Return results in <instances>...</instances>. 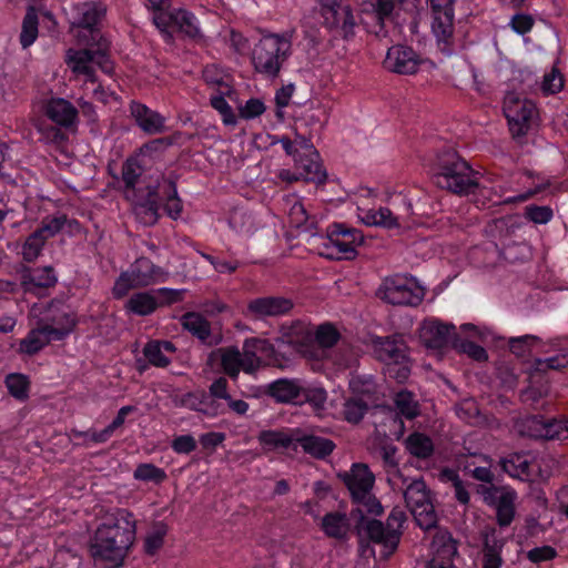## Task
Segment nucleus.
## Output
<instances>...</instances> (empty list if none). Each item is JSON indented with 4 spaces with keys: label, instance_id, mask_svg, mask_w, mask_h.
<instances>
[{
    "label": "nucleus",
    "instance_id": "f257e3e1",
    "mask_svg": "<svg viewBox=\"0 0 568 568\" xmlns=\"http://www.w3.org/2000/svg\"><path fill=\"white\" fill-rule=\"evenodd\" d=\"M75 10L78 19L73 27L79 28L77 44L85 48L73 50V73L83 74L88 81L95 82V65L105 74H111L114 70L108 52L109 43L99 28L106 14V6L92 1L77 6Z\"/></svg>",
    "mask_w": 568,
    "mask_h": 568
},
{
    "label": "nucleus",
    "instance_id": "f03ea898",
    "mask_svg": "<svg viewBox=\"0 0 568 568\" xmlns=\"http://www.w3.org/2000/svg\"><path fill=\"white\" fill-rule=\"evenodd\" d=\"M136 539V520L126 508L108 510L89 541V554L95 564L119 568L124 564Z\"/></svg>",
    "mask_w": 568,
    "mask_h": 568
},
{
    "label": "nucleus",
    "instance_id": "7ed1b4c3",
    "mask_svg": "<svg viewBox=\"0 0 568 568\" xmlns=\"http://www.w3.org/2000/svg\"><path fill=\"white\" fill-rule=\"evenodd\" d=\"M70 316V305L60 298L52 300L45 315L38 318L36 325L20 341L18 352L34 356L48 344L63 341L71 332Z\"/></svg>",
    "mask_w": 568,
    "mask_h": 568
},
{
    "label": "nucleus",
    "instance_id": "20e7f679",
    "mask_svg": "<svg viewBox=\"0 0 568 568\" xmlns=\"http://www.w3.org/2000/svg\"><path fill=\"white\" fill-rule=\"evenodd\" d=\"M477 174L456 151L447 149L437 154L432 179L442 190L467 195L479 185Z\"/></svg>",
    "mask_w": 568,
    "mask_h": 568
},
{
    "label": "nucleus",
    "instance_id": "39448f33",
    "mask_svg": "<svg viewBox=\"0 0 568 568\" xmlns=\"http://www.w3.org/2000/svg\"><path fill=\"white\" fill-rule=\"evenodd\" d=\"M291 54L292 42L288 36L268 33L255 43L251 53V61L257 73L275 79Z\"/></svg>",
    "mask_w": 568,
    "mask_h": 568
},
{
    "label": "nucleus",
    "instance_id": "423d86ee",
    "mask_svg": "<svg viewBox=\"0 0 568 568\" xmlns=\"http://www.w3.org/2000/svg\"><path fill=\"white\" fill-rule=\"evenodd\" d=\"M164 271L148 257H140L116 278L112 293L115 298L124 297L130 290L145 287L162 280Z\"/></svg>",
    "mask_w": 568,
    "mask_h": 568
},
{
    "label": "nucleus",
    "instance_id": "0eeeda50",
    "mask_svg": "<svg viewBox=\"0 0 568 568\" xmlns=\"http://www.w3.org/2000/svg\"><path fill=\"white\" fill-rule=\"evenodd\" d=\"M47 116L54 125L44 126V138L69 158L68 131L71 130V102L62 98L51 99L45 106Z\"/></svg>",
    "mask_w": 568,
    "mask_h": 568
},
{
    "label": "nucleus",
    "instance_id": "6e6552de",
    "mask_svg": "<svg viewBox=\"0 0 568 568\" xmlns=\"http://www.w3.org/2000/svg\"><path fill=\"white\" fill-rule=\"evenodd\" d=\"M351 516L356 520L355 531L358 537H366L373 544L382 545L384 557L393 555L400 541L402 531L399 529L387 528L378 519H367L362 508L352 509Z\"/></svg>",
    "mask_w": 568,
    "mask_h": 568
},
{
    "label": "nucleus",
    "instance_id": "1a4fd4ad",
    "mask_svg": "<svg viewBox=\"0 0 568 568\" xmlns=\"http://www.w3.org/2000/svg\"><path fill=\"white\" fill-rule=\"evenodd\" d=\"M407 507L410 509L417 526L429 530L437 525V514L430 500V490L423 478L414 479L404 491Z\"/></svg>",
    "mask_w": 568,
    "mask_h": 568
},
{
    "label": "nucleus",
    "instance_id": "9d476101",
    "mask_svg": "<svg viewBox=\"0 0 568 568\" xmlns=\"http://www.w3.org/2000/svg\"><path fill=\"white\" fill-rule=\"evenodd\" d=\"M503 111L508 121L509 131L515 139L527 135L537 118L535 103L515 95L505 98Z\"/></svg>",
    "mask_w": 568,
    "mask_h": 568
},
{
    "label": "nucleus",
    "instance_id": "9b49d317",
    "mask_svg": "<svg viewBox=\"0 0 568 568\" xmlns=\"http://www.w3.org/2000/svg\"><path fill=\"white\" fill-rule=\"evenodd\" d=\"M376 295L392 305L416 306L423 300V294L412 281L400 275L386 277L378 287Z\"/></svg>",
    "mask_w": 568,
    "mask_h": 568
},
{
    "label": "nucleus",
    "instance_id": "f8f14e48",
    "mask_svg": "<svg viewBox=\"0 0 568 568\" xmlns=\"http://www.w3.org/2000/svg\"><path fill=\"white\" fill-rule=\"evenodd\" d=\"M420 0H375L371 3L372 17L375 21L371 32L376 36L386 33L385 21L399 22L400 12L408 14L414 21L418 14Z\"/></svg>",
    "mask_w": 568,
    "mask_h": 568
},
{
    "label": "nucleus",
    "instance_id": "ddd939ff",
    "mask_svg": "<svg viewBox=\"0 0 568 568\" xmlns=\"http://www.w3.org/2000/svg\"><path fill=\"white\" fill-rule=\"evenodd\" d=\"M317 1L321 4V14L327 29L337 31L345 40L355 36L356 21L351 6L342 4V0Z\"/></svg>",
    "mask_w": 568,
    "mask_h": 568
},
{
    "label": "nucleus",
    "instance_id": "4468645a",
    "mask_svg": "<svg viewBox=\"0 0 568 568\" xmlns=\"http://www.w3.org/2000/svg\"><path fill=\"white\" fill-rule=\"evenodd\" d=\"M426 62L427 59L412 47L396 44L388 49L383 63L393 73L410 75L417 73Z\"/></svg>",
    "mask_w": 568,
    "mask_h": 568
},
{
    "label": "nucleus",
    "instance_id": "2eb2a0df",
    "mask_svg": "<svg viewBox=\"0 0 568 568\" xmlns=\"http://www.w3.org/2000/svg\"><path fill=\"white\" fill-rule=\"evenodd\" d=\"M433 14L432 30L438 42L448 44L454 34L455 0H427Z\"/></svg>",
    "mask_w": 568,
    "mask_h": 568
},
{
    "label": "nucleus",
    "instance_id": "dca6fc26",
    "mask_svg": "<svg viewBox=\"0 0 568 568\" xmlns=\"http://www.w3.org/2000/svg\"><path fill=\"white\" fill-rule=\"evenodd\" d=\"M134 196V214L140 223L145 226L154 225L160 217L161 195L159 186L148 184L145 189H139Z\"/></svg>",
    "mask_w": 568,
    "mask_h": 568
},
{
    "label": "nucleus",
    "instance_id": "f3484780",
    "mask_svg": "<svg viewBox=\"0 0 568 568\" xmlns=\"http://www.w3.org/2000/svg\"><path fill=\"white\" fill-rule=\"evenodd\" d=\"M293 307L291 298L277 295L261 296L248 301L246 315L255 320L280 317L288 314Z\"/></svg>",
    "mask_w": 568,
    "mask_h": 568
},
{
    "label": "nucleus",
    "instance_id": "a211bd4d",
    "mask_svg": "<svg viewBox=\"0 0 568 568\" xmlns=\"http://www.w3.org/2000/svg\"><path fill=\"white\" fill-rule=\"evenodd\" d=\"M375 357L387 366L408 361L407 345L400 335L375 336L372 339Z\"/></svg>",
    "mask_w": 568,
    "mask_h": 568
},
{
    "label": "nucleus",
    "instance_id": "6ab92c4d",
    "mask_svg": "<svg viewBox=\"0 0 568 568\" xmlns=\"http://www.w3.org/2000/svg\"><path fill=\"white\" fill-rule=\"evenodd\" d=\"M523 430L529 437L542 439H567L568 419L544 420L541 416H531L526 419Z\"/></svg>",
    "mask_w": 568,
    "mask_h": 568
},
{
    "label": "nucleus",
    "instance_id": "aec40b11",
    "mask_svg": "<svg viewBox=\"0 0 568 568\" xmlns=\"http://www.w3.org/2000/svg\"><path fill=\"white\" fill-rule=\"evenodd\" d=\"M20 281L24 293L42 296L45 290L55 285L58 278L51 266L23 267Z\"/></svg>",
    "mask_w": 568,
    "mask_h": 568
},
{
    "label": "nucleus",
    "instance_id": "412c9836",
    "mask_svg": "<svg viewBox=\"0 0 568 568\" xmlns=\"http://www.w3.org/2000/svg\"><path fill=\"white\" fill-rule=\"evenodd\" d=\"M419 336L427 348L442 349L449 343L453 344L454 336H458V334L453 324H446L438 320H428L420 327Z\"/></svg>",
    "mask_w": 568,
    "mask_h": 568
},
{
    "label": "nucleus",
    "instance_id": "4be33fe9",
    "mask_svg": "<svg viewBox=\"0 0 568 568\" xmlns=\"http://www.w3.org/2000/svg\"><path fill=\"white\" fill-rule=\"evenodd\" d=\"M338 478L348 489L352 500L372 491L375 476L366 464H353L349 471L338 474Z\"/></svg>",
    "mask_w": 568,
    "mask_h": 568
},
{
    "label": "nucleus",
    "instance_id": "5701e85b",
    "mask_svg": "<svg viewBox=\"0 0 568 568\" xmlns=\"http://www.w3.org/2000/svg\"><path fill=\"white\" fill-rule=\"evenodd\" d=\"M183 329L196 337L206 346H216L221 343V334H213L211 323L197 312H186L180 318Z\"/></svg>",
    "mask_w": 568,
    "mask_h": 568
},
{
    "label": "nucleus",
    "instance_id": "b1692460",
    "mask_svg": "<svg viewBox=\"0 0 568 568\" xmlns=\"http://www.w3.org/2000/svg\"><path fill=\"white\" fill-rule=\"evenodd\" d=\"M130 113L136 125L148 134L162 133L165 129V118L143 103L132 101Z\"/></svg>",
    "mask_w": 568,
    "mask_h": 568
},
{
    "label": "nucleus",
    "instance_id": "393cba45",
    "mask_svg": "<svg viewBox=\"0 0 568 568\" xmlns=\"http://www.w3.org/2000/svg\"><path fill=\"white\" fill-rule=\"evenodd\" d=\"M155 186H159V194L161 195V206L164 212L173 220L181 216L183 204L178 195L176 182L171 178H162L156 180Z\"/></svg>",
    "mask_w": 568,
    "mask_h": 568
},
{
    "label": "nucleus",
    "instance_id": "a878e982",
    "mask_svg": "<svg viewBox=\"0 0 568 568\" xmlns=\"http://www.w3.org/2000/svg\"><path fill=\"white\" fill-rule=\"evenodd\" d=\"M294 168L298 171L305 182L323 184L326 182L327 173L321 163L318 151L316 155H301L294 161Z\"/></svg>",
    "mask_w": 568,
    "mask_h": 568
},
{
    "label": "nucleus",
    "instance_id": "bb28decb",
    "mask_svg": "<svg viewBox=\"0 0 568 568\" xmlns=\"http://www.w3.org/2000/svg\"><path fill=\"white\" fill-rule=\"evenodd\" d=\"M302 382L288 378L276 379L268 385L267 394L277 403L298 404Z\"/></svg>",
    "mask_w": 568,
    "mask_h": 568
},
{
    "label": "nucleus",
    "instance_id": "cd10ccee",
    "mask_svg": "<svg viewBox=\"0 0 568 568\" xmlns=\"http://www.w3.org/2000/svg\"><path fill=\"white\" fill-rule=\"evenodd\" d=\"M295 442L305 454L320 460L327 458L336 448L332 439L313 434L298 436Z\"/></svg>",
    "mask_w": 568,
    "mask_h": 568
},
{
    "label": "nucleus",
    "instance_id": "c85d7f7f",
    "mask_svg": "<svg viewBox=\"0 0 568 568\" xmlns=\"http://www.w3.org/2000/svg\"><path fill=\"white\" fill-rule=\"evenodd\" d=\"M501 469L514 478L526 480L530 477V460L527 453H511L499 460Z\"/></svg>",
    "mask_w": 568,
    "mask_h": 568
},
{
    "label": "nucleus",
    "instance_id": "c756f323",
    "mask_svg": "<svg viewBox=\"0 0 568 568\" xmlns=\"http://www.w3.org/2000/svg\"><path fill=\"white\" fill-rule=\"evenodd\" d=\"M321 528L329 538L337 540L346 539L349 530L348 518L344 513H327L322 518Z\"/></svg>",
    "mask_w": 568,
    "mask_h": 568
},
{
    "label": "nucleus",
    "instance_id": "7c9ffc66",
    "mask_svg": "<svg viewBox=\"0 0 568 568\" xmlns=\"http://www.w3.org/2000/svg\"><path fill=\"white\" fill-rule=\"evenodd\" d=\"M517 493L514 489H507L498 497L496 509V520L500 527H508L515 518V501Z\"/></svg>",
    "mask_w": 568,
    "mask_h": 568
},
{
    "label": "nucleus",
    "instance_id": "2f4dec72",
    "mask_svg": "<svg viewBox=\"0 0 568 568\" xmlns=\"http://www.w3.org/2000/svg\"><path fill=\"white\" fill-rule=\"evenodd\" d=\"M407 452L419 459H427L434 453L432 438L423 433L414 432L404 442Z\"/></svg>",
    "mask_w": 568,
    "mask_h": 568
},
{
    "label": "nucleus",
    "instance_id": "473e14b6",
    "mask_svg": "<svg viewBox=\"0 0 568 568\" xmlns=\"http://www.w3.org/2000/svg\"><path fill=\"white\" fill-rule=\"evenodd\" d=\"M159 306L153 292L134 293L126 302V310L139 316L152 314Z\"/></svg>",
    "mask_w": 568,
    "mask_h": 568
},
{
    "label": "nucleus",
    "instance_id": "72a5a7b5",
    "mask_svg": "<svg viewBox=\"0 0 568 568\" xmlns=\"http://www.w3.org/2000/svg\"><path fill=\"white\" fill-rule=\"evenodd\" d=\"M136 410L135 406L126 405L122 406L119 410L114 419L102 430L100 432H88L85 433V437H88L93 443H105L118 429L121 427L124 422L125 417L130 414Z\"/></svg>",
    "mask_w": 568,
    "mask_h": 568
},
{
    "label": "nucleus",
    "instance_id": "f704fd0d",
    "mask_svg": "<svg viewBox=\"0 0 568 568\" xmlns=\"http://www.w3.org/2000/svg\"><path fill=\"white\" fill-rule=\"evenodd\" d=\"M4 385L8 393L18 402L28 400L31 382L29 377L22 373H10L4 378Z\"/></svg>",
    "mask_w": 568,
    "mask_h": 568
},
{
    "label": "nucleus",
    "instance_id": "c9c22d12",
    "mask_svg": "<svg viewBox=\"0 0 568 568\" xmlns=\"http://www.w3.org/2000/svg\"><path fill=\"white\" fill-rule=\"evenodd\" d=\"M221 366L223 372L233 381L239 377L242 371L241 352L235 346L219 348Z\"/></svg>",
    "mask_w": 568,
    "mask_h": 568
},
{
    "label": "nucleus",
    "instance_id": "e433bc0d",
    "mask_svg": "<svg viewBox=\"0 0 568 568\" xmlns=\"http://www.w3.org/2000/svg\"><path fill=\"white\" fill-rule=\"evenodd\" d=\"M495 530H493V534ZM504 547V542L499 541L493 535L491 538L486 535L484 539V561L483 568H500L504 560L501 558V549Z\"/></svg>",
    "mask_w": 568,
    "mask_h": 568
},
{
    "label": "nucleus",
    "instance_id": "4c0bfd02",
    "mask_svg": "<svg viewBox=\"0 0 568 568\" xmlns=\"http://www.w3.org/2000/svg\"><path fill=\"white\" fill-rule=\"evenodd\" d=\"M39 19L33 7H29L22 21L20 43L23 49L29 48L38 38Z\"/></svg>",
    "mask_w": 568,
    "mask_h": 568
},
{
    "label": "nucleus",
    "instance_id": "58836bf2",
    "mask_svg": "<svg viewBox=\"0 0 568 568\" xmlns=\"http://www.w3.org/2000/svg\"><path fill=\"white\" fill-rule=\"evenodd\" d=\"M327 400V392L324 387L302 382L298 405L308 403L316 409H323Z\"/></svg>",
    "mask_w": 568,
    "mask_h": 568
},
{
    "label": "nucleus",
    "instance_id": "ea45409f",
    "mask_svg": "<svg viewBox=\"0 0 568 568\" xmlns=\"http://www.w3.org/2000/svg\"><path fill=\"white\" fill-rule=\"evenodd\" d=\"M394 405L399 415L407 419H414L419 415V405L415 400L414 394L409 390H400L395 394Z\"/></svg>",
    "mask_w": 568,
    "mask_h": 568
},
{
    "label": "nucleus",
    "instance_id": "a19ab883",
    "mask_svg": "<svg viewBox=\"0 0 568 568\" xmlns=\"http://www.w3.org/2000/svg\"><path fill=\"white\" fill-rule=\"evenodd\" d=\"M257 439L260 444L268 450L278 448L286 449L293 443V438L283 430H262Z\"/></svg>",
    "mask_w": 568,
    "mask_h": 568
},
{
    "label": "nucleus",
    "instance_id": "79ce46f5",
    "mask_svg": "<svg viewBox=\"0 0 568 568\" xmlns=\"http://www.w3.org/2000/svg\"><path fill=\"white\" fill-rule=\"evenodd\" d=\"M133 478L139 481L160 485L166 480L168 475L163 468H160L152 463H141L134 469Z\"/></svg>",
    "mask_w": 568,
    "mask_h": 568
},
{
    "label": "nucleus",
    "instance_id": "37998d69",
    "mask_svg": "<svg viewBox=\"0 0 568 568\" xmlns=\"http://www.w3.org/2000/svg\"><path fill=\"white\" fill-rule=\"evenodd\" d=\"M434 542L440 544V549L437 550L439 556H443L445 560L435 561L437 568H457L449 562V559L457 554L456 541L453 539L449 532H438L435 537Z\"/></svg>",
    "mask_w": 568,
    "mask_h": 568
},
{
    "label": "nucleus",
    "instance_id": "c03bdc74",
    "mask_svg": "<svg viewBox=\"0 0 568 568\" xmlns=\"http://www.w3.org/2000/svg\"><path fill=\"white\" fill-rule=\"evenodd\" d=\"M42 231H33L24 241L22 245V257L26 262H33L41 254V251L48 241L42 234Z\"/></svg>",
    "mask_w": 568,
    "mask_h": 568
},
{
    "label": "nucleus",
    "instance_id": "a18cd8bd",
    "mask_svg": "<svg viewBox=\"0 0 568 568\" xmlns=\"http://www.w3.org/2000/svg\"><path fill=\"white\" fill-rule=\"evenodd\" d=\"M453 347L476 362L483 363L488 359V353L483 346L462 338L459 335L454 336Z\"/></svg>",
    "mask_w": 568,
    "mask_h": 568
},
{
    "label": "nucleus",
    "instance_id": "49530a36",
    "mask_svg": "<svg viewBox=\"0 0 568 568\" xmlns=\"http://www.w3.org/2000/svg\"><path fill=\"white\" fill-rule=\"evenodd\" d=\"M331 247L335 250L328 256L336 260H353L356 257V243L342 240L339 236H327Z\"/></svg>",
    "mask_w": 568,
    "mask_h": 568
},
{
    "label": "nucleus",
    "instance_id": "de8ad7c7",
    "mask_svg": "<svg viewBox=\"0 0 568 568\" xmlns=\"http://www.w3.org/2000/svg\"><path fill=\"white\" fill-rule=\"evenodd\" d=\"M540 342V338L536 335H523L518 337H510L508 339L509 351L517 357H526L530 354L531 348Z\"/></svg>",
    "mask_w": 568,
    "mask_h": 568
},
{
    "label": "nucleus",
    "instance_id": "09e8293b",
    "mask_svg": "<svg viewBox=\"0 0 568 568\" xmlns=\"http://www.w3.org/2000/svg\"><path fill=\"white\" fill-rule=\"evenodd\" d=\"M368 410V405L362 398H349L344 403L343 415L345 420L358 424Z\"/></svg>",
    "mask_w": 568,
    "mask_h": 568
},
{
    "label": "nucleus",
    "instance_id": "8fccbe9b",
    "mask_svg": "<svg viewBox=\"0 0 568 568\" xmlns=\"http://www.w3.org/2000/svg\"><path fill=\"white\" fill-rule=\"evenodd\" d=\"M174 27L191 38H195L200 33L194 14L186 10H174Z\"/></svg>",
    "mask_w": 568,
    "mask_h": 568
},
{
    "label": "nucleus",
    "instance_id": "3c124183",
    "mask_svg": "<svg viewBox=\"0 0 568 568\" xmlns=\"http://www.w3.org/2000/svg\"><path fill=\"white\" fill-rule=\"evenodd\" d=\"M365 222L368 225L384 226L386 229L398 226L397 219L393 215L388 207H381L377 211H369L365 216Z\"/></svg>",
    "mask_w": 568,
    "mask_h": 568
},
{
    "label": "nucleus",
    "instance_id": "603ef678",
    "mask_svg": "<svg viewBox=\"0 0 568 568\" xmlns=\"http://www.w3.org/2000/svg\"><path fill=\"white\" fill-rule=\"evenodd\" d=\"M168 532V527L163 523L156 524L154 530L144 539V551L146 555H155L164 544V537Z\"/></svg>",
    "mask_w": 568,
    "mask_h": 568
},
{
    "label": "nucleus",
    "instance_id": "864d4df0",
    "mask_svg": "<svg viewBox=\"0 0 568 568\" xmlns=\"http://www.w3.org/2000/svg\"><path fill=\"white\" fill-rule=\"evenodd\" d=\"M566 367H568V352L548 358H536L534 362V368L539 373H546L549 369L561 371Z\"/></svg>",
    "mask_w": 568,
    "mask_h": 568
},
{
    "label": "nucleus",
    "instance_id": "5fc2aeb1",
    "mask_svg": "<svg viewBox=\"0 0 568 568\" xmlns=\"http://www.w3.org/2000/svg\"><path fill=\"white\" fill-rule=\"evenodd\" d=\"M327 236H339L342 240L362 244L364 236L357 229L349 227L344 223H333L327 227Z\"/></svg>",
    "mask_w": 568,
    "mask_h": 568
},
{
    "label": "nucleus",
    "instance_id": "6e6d98bb",
    "mask_svg": "<svg viewBox=\"0 0 568 568\" xmlns=\"http://www.w3.org/2000/svg\"><path fill=\"white\" fill-rule=\"evenodd\" d=\"M140 175L141 166L136 161L128 160L122 168V180L125 189L131 190L133 195H136L139 189H143L142 186H136Z\"/></svg>",
    "mask_w": 568,
    "mask_h": 568
},
{
    "label": "nucleus",
    "instance_id": "4d7b16f0",
    "mask_svg": "<svg viewBox=\"0 0 568 568\" xmlns=\"http://www.w3.org/2000/svg\"><path fill=\"white\" fill-rule=\"evenodd\" d=\"M143 354L150 365L155 367H166L170 359L163 354L160 341H151L143 348Z\"/></svg>",
    "mask_w": 568,
    "mask_h": 568
},
{
    "label": "nucleus",
    "instance_id": "13d9d810",
    "mask_svg": "<svg viewBox=\"0 0 568 568\" xmlns=\"http://www.w3.org/2000/svg\"><path fill=\"white\" fill-rule=\"evenodd\" d=\"M524 216L535 224H546L552 219L554 212L550 206L530 204L525 207Z\"/></svg>",
    "mask_w": 568,
    "mask_h": 568
},
{
    "label": "nucleus",
    "instance_id": "bf43d9fd",
    "mask_svg": "<svg viewBox=\"0 0 568 568\" xmlns=\"http://www.w3.org/2000/svg\"><path fill=\"white\" fill-rule=\"evenodd\" d=\"M206 392H189L175 399V404L202 414L205 404Z\"/></svg>",
    "mask_w": 568,
    "mask_h": 568
},
{
    "label": "nucleus",
    "instance_id": "052dcab7",
    "mask_svg": "<svg viewBox=\"0 0 568 568\" xmlns=\"http://www.w3.org/2000/svg\"><path fill=\"white\" fill-rule=\"evenodd\" d=\"M564 88V78L559 69L554 67L550 72L546 73L542 78L540 89L544 94H556Z\"/></svg>",
    "mask_w": 568,
    "mask_h": 568
},
{
    "label": "nucleus",
    "instance_id": "680f3d73",
    "mask_svg": "<svg viewBox=\"0 0 568 568\" xmlns=\"http://www.w3.org/2000/svg\"><path fill=\"white\" fill-rule=\"evenodd\" d=\"M339 337V332L329 323L320 325L315 332L316 342L320 346L325 348L334 346Z\"/></svg>",
    "mask_w": 568,
    "mask_h": 568
},
{
    "label": "nucleus",
    "instance_id": "e2e57ef3",
    "mask_svg": "<svg viewBox=\"0 0 568 568\" xmlns=\"http://www.w3.org/2000/svg\"><path fill=\"white\" fill-rule=\"evenodd\" d=\"M153 23L163 34L166 41H172L173 36L170 31L171 27H174V11L165 12L163 9L153 11Z\"/></svg>",
    "mask_w": 568,
    "mask_h": 568
},
{
    "label": "nucleus",
    "instance_id": "0e129e2a",
    "mask_svg": "<svg viewBox=\"0 0 568 568\" xmlns=\"http://www.w3.org/2000/svg\"><path fill=\"white\" fill-rule=\"evenodd\" d=\"M242 349L250 351L253 354H255V356H258V354H261L266 357H271L274 354L273 344L267 339L258 337L246 338L243 343Z\"/></svg>",
    "mask_w": 568,
    "mask_h": 568
},
{
    "label": "nucleus",
    "instance_id": "69168bd1",
    "mask_svg": "<svg viewBox=\"0 0 568 568\" xmlns=\"http://www.w3.org/2000/svg\"><path fill=\"white\" fill-rule=\"evenodd\" d=\"M265 112L264 102L256 98L248 99L243 106L240 108V116L245 120H252Z\"/></svg>",
    "mask_w": 568,
    "mask_h": 568
},
{
    "label": "nucleus",
    "instance_id": "338daca9",
    "mask_svg": "<svg viewBox=\"0 0 568 568\" xmlns=\"http://www.w3.org/2000/svg\"><path fill=\"white\" fill-rule=\"evenodd\" d=\"M67 222L65 215L52 216L43 221L42 225L38 227V231H42L41 234L49 240L59 233Z\"/></svg>",
    "mask_w": 568,
    "mask_h": 568
},
{
    "label": "nucleus",
    "instance_id": "774afa93",
    "mask_svg": "<svg viewBox=\"0 0 568 568\" xmlns=\"http://www.w3.org/2000/svg\"><path fill=\"white\" fill-rule=\"evenodd\" d=\"M196 440L192 435L176 436L172 443L171 448L180 455H189L196 449Z\"/></svg>",
    "mask_w": 568,
    "mask_h": 568
}]
</instances>
